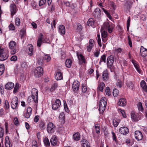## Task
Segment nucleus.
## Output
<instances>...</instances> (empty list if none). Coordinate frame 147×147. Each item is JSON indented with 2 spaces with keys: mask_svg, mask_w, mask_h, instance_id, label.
<instances>
[{
  "mask_svg": "<svg viewBox=\"0 0 147 147\" xmlns=\"http://www.w3.org/2000/svg\"><path fill=\"white\" fill-rule=\"evenodd\" d=\"M107 104V99L105 97H103L100 100L99 103V110L100 113H103L105 109Z\"/></svg>",
  "mask_w": 147,
  "mask_h": 147,
  "instance_id": "f257e3e1",
  "label": "nucleus"
},
{
  "mask_svg": "<svg viewBox=\"0 0 147 147\" xmlns=\"http://www.w3.org/2000/svg\"><path fill=\"white\" fill-rule=\"evenodd\" d=\"M114 61V57L112 55L109 56L107 59V65L108 68L110 69L112 72L114 69L113 63Z\"/></svg>",
  "mask_w": 147,
  "mask_h": 147,
  "instance_id": "f03ea898",
  "label": "nucleus"
},
{
  "mask_svg": "<svg viewBox=\"0 0 147 147\" xmlns=\"http://www.w3.org/2000/svg\"><path fill=\"white\" fill-rule=\"evenodd\" d=\"M9 49L11 50V53L14 55L18 52V49L17 47L16 42L13 41H11L9 44Z\"/></svg>",
  "mask_w": 147,
  "mask_h": 147,
  "instance_id": "7ed1b4c3",
  "label": "nucleus"
},
{
  "mask_svg": "<svg viewBox=\"0 0 147 147\" xmlns=\"http://www.w3.org/2000/svg\"><path fill=\"white\" fill-rule=\"evenodd\" d=\"M9 56V53L4 51V49L0 46V60L3 61L7 59Z\"/></svg>",
  "mask_w": 147,
  "mask_h": 147,
  "instance_id": "20e7f679",
  "label": "nucleus"
},
{
  "mask_svg": "<svg viewBox=\"0 0 147 147\" xmlns=\"http://www.w3.org/2000/svg\"><path fill=\"white\" fill-rule=\"evenodd\" d=\"M141 114L140 113H138L134 111H132L131 113V116L132 121L135 122L138 121L140 119V115Z\"/></svg>",
  "mask_w": 147,
  "mask_h": 147,
  "instance_id": "39448f33",
  "label": "nucleus"
},
{
  "mask_svg": "<svg viewBox=\"0 0 147 147\" xmlns=\"http://www.w3.org/2000/svg\"><path fill=\"white\" fill-rule=\"evenodd\" d=\"M38 90L35 88H34L32 89L31 92L32 95L31 96L33 100L36 103H37L38 102Z\"/></svg>",
  "mask_w": 147,
  "mask_h": 147,
  "instance_id": "423d86ee",
  "label": "nucleus"
},
{
  "mask_svg": "<svg viewBox=\"0 0 147 147\" xmlns=\"http://www.w3.org/2000/svg\"><path fill=\"white\" fill-rule=\"evenodd\" d=\"M36 127L40 131L45 130L46 128V123L45 121L41 119L38 123Z\"/></svg>",
  "mask_w": 147,
  "mask_h": 147,
  "instance_id": "0eeeda50",
  "label": "nucleus"
},
{
  "mask_svg": "<svg viewBox=\"0 0 147 147\" xmlns=\"http://www.w3.org/2000/svg\"><path fill=\"white\" fill-rule=\"evenodd\" d=\"M43 70L41 67H37L34 71V75L36 78L41 77L43 74Z\"/></svg>",
  "mask_w": 147,
  "mask_h": 147,
  "instance_id": "6e6552de",
  "label": "nucleus"
},
{
  "mask_svg": "<svg viewBox=\"0 0 147 147\" xmlns=\"http://www.w3.org/2000/svg\"><path fill=\"white\" fill-rule=\"evenodd\" d=\"M55 125L52 122L49 123L47 125V131L50 134H53L55 131Z\"/></svg>",
  "mask_w": 147,
  "mask_h": 147,
  "instance_id": "1a4fd4ad",
  "label": "nucleus"
},
{
  "mask_svg": "<svg viewBox=\"0 0 147 147\" xmlns=\"http://www.w3.org/2000/svg\"><path fill=\"white\" fill-rule=\"evenodd\" d=\"M18 98L16 96H14L11 101V108L13 109H17L18 107Z\"/></svg>",
  "mask_w": 147,
  "mask_h": 147,
  "instance_id": "9d476101",
  "label": "nucleus"
},
{
  "mask_svg": "<svg viewBox=\"0 0 147 147\" xmlns=\"http://www.w3.org/2000/svg\"><path fill=\"white\" fill-rule=\"evenodd\" d=\"M134 136L137 141L142 140L143 138V135L142 132L139 130H136L134 132Z\"/></svg>",
  "mask_w": 147,
  "mask_h": 147,
  "instance_id": "9b49d317",
  "label": "nucleus"
},
{
  "mask_svg": "<svg viewBox=\"0 0 147 147\" xmlns=\"http://www.w3.org/2000/svg\"><path fill=\"white\" fill-rule=\"evenodd\" d=\"M61 105V102L60 100L56 99L55 102L52 103V109L54 110H57L60 107Z\"/></svg>",
  "mask_w": 147,
  "mask_h": 147,
  "instance_id": "f8f14e48",
  "label": "nucleus"
},
{
  "mask_svg": "<svg viewBox=\"0 0 147 147\" xmlns=\"http://www.w3.org/2000/svg\"><path fill=\"white\" fill-rule=\"evenodd\" d=\"M16 6L15 3L11 4L10 5V10L12 18H13V16L16 13Z\"/></svg>",
  "mask_w": 147,
  "mask_h": 147,
  "instance_id": "ddd939ff",
  "label": "nucleus"
},
{
  "mask_svg": "<svg viewBox=\"0 0 147 147\" xmlns=\"http://www.w3.org/2000/svg\"><path fill=\"white\" fill-rule=\"evenodd\" d=\"M129 131L128 128L125 126L121 127L119 129V132L124 135L127 134Z\"/></svg>",
  "mask_w": 147,
  "mask_h": 147,
  "instance_id": "4468645a",
  "label": "nucleus"
},
{
  "mask_svg": "<svg viewBox=\"0 0 147 147\" xmlns=\"http://www.w3.org/2000/svg\"><path fill=\"white\" fill-rule=\"evenodd\" d=\"M80 83L78 81H74L73 83L72 88L73 91L76 92L79 89Z\"/></svg>",
  "mask_w": 147,
  "mask_h": 147,
  "instance_id": "2eb2a0df",
  "label": "nucleus"
},
{
  "mask_svg": "<svg viewBox=\"0 0 147 147\" xmlns=\"http://www.w3.org/2000/svg\"><path fill=\"white\" fill-rule=\"evenodd\" d=\"M127 101L125 98H121L119 99L117 105L119 106L124 107L127 105Z\"/></svg>",
  "mask_w": 147,
  "mask_h": 147,
  "instance_id": "dca6fc26",
  "label": "nucleus"
},
{
  "mask_svg": "<svg viewBox=\"0 0 147 147\" xmlns=\"http://www.w3.org/2000/svg\"><path fill=\"white\" fill-rule=\"evenodd\" d=\"M93 15L95 18H100L101 16L100 9L98 8H96L94 11Z\"/></svg>",
  "mask_w": 147,
  "mask_h": 147,
  "instance_id": "f3484780",
  "label": "nucleus"
},
{
  "mask_svg": "<svg viewBox=\"0 0 147 147\" xmlns=\"http://www.w3.org/2000/svg\"><path fill=\"white\" fill-rule=\"evenodd\" d=\"M76 54L78 58L79 62L81 63V64L83 63L85 64L86 62V59L83 55L81 54H79L78 52H77Z\"/></svg>",
  "mask_w": 147,
  "mask_h": 147,
  "instance_id": "a211bd4d",
  "label": "nucleus"
},
{
  "mask_svg": "<svg viewBox=\"0 0 147 147\" xmlns=\"http://www.w3.org/2000/svg\"><path fill=\"white\" fill-rule=\"evenodd\" d=\"M131 62L133 64L137 71L140 74L141 73V70L138 62L134 59H132Z\"/></svg>",
  "mask_w": 147,
  "mask_h": 147,
  "instance_id": "6ab92c4d",
  "label": "nucleus"
},
{
  "mask_svg": "<svg viewBox=\"0 0 147 147\" xmlns=\"http://www.w3.org/2000/svg\"><path fill=\"white\" fill-rule=\"evenodd\" d=\"M32 109L30 107L28 108L27 109L26 112L24 113V116L27 119L29 118L32 113Z\"/></svg>",
  "mask_w": 147,
  "mask_h": 147,
  "instance_id": "aec40b11",
  "label": "nucleus"
},
{
  "mask_svg": "<svg viewBox=\"0 0 147 147\" xmlns=\"http://www.w3.org/2000/svg\"><path fill=\"white\" fill-rule=\"evenodd\" d=\"M43 35L42 33H41L40 34L37 42V45L38 47H40L41 46L42 43L43 42Z\"/></svg>",
  "mask_w": 147,
  "mask_h": 147,
  "instance_id": "412c9836",
  "label": "nucleus"
},
{
  "mask_svg": "<svg viewBox=\"0 0 147 147\" xmlns=\"http://www.w3.org/2000/svg\"><path fill=\"white\" fill-rule=\"evenodd\" d=\"M81 143L82 147H91L90 143L85 139H82Z\"/></svg>",
  "mask_w": 147,
  "mask_h": 147,
  "instance_id": "4be33fe9",
  "label": "nucleus"
},
{
  "mask_svg": "<svg viewBox=\"0 0 147 147\" xmlns=\"http://www.w3.org/2000/svg\"><path fill=\"white\" fill-rule=\"evenodd\" d=\"M140 54L143 57H145L147 55V49L144 48L143 46L140 48Z\"/></svg>",
  "mask_w": 147,
  "mask_h": 147,
  "instance_id": "5701e85b",
  "label": "nucleus"
},
{
  "mask_svg": "<svg viewBox=\"0 0 147 147\" xmlns=\"http://www.w3.org/2000/svg\"><path fill=\"white\" fill-rule=\"evenodd\" d=\"M51 144L52 146H55L57 145L58 142L57 138L55 136H53L50 140Z\"/></svg>",
  "mask_w": 147,
  "mask_h": 147,
  "instance_id": "b1692460",
  "label": "nucleus"
},
{
  "mask_svg": "<svg viewBox=\"0 0 147 147\" xmlns=\"http://www.w3.org/2000/svg\"><path fill=\"white\" fill-rule=\"evenodd\" d=\"M101 32L102 40L104 42H105L107 41L106 38L107 36V32L105 31H103L102 32V30L101 31Z\"/></svg>",
  "mask_w": 147,
  "mask_h": 147,
  "instance_id": "393cba45",
  "label": "nucleus"
},
{
  "mask_svg": "<svg viewBox=\"0 0 147 147\" xmlns=\"http://www.w3.org/2000/svg\"><path fill=\"white\" fill-rule=\"evenodd\" d=\"M72 137L74 141H78L80 139V134L78 132H75L73 134Z\"/></svg>",
  "mask_w": 147,
  "mask_h": 147,
  "instance_id": "a878e982",
  "label": "nucleus"
},
{
  "mask_svg": "<svg viewBox=\"0 0 147 147\" xmlns=\"http://www.w3.org/2000/svg\"><path fill=\"white\" fill-rule=\"evenodd\" d=\"M105 86L104 83L102 82L99 83L97 88V90L102 92L103 91L104 88Z\"/></svg>",
  "mask_w": 147,
  "mask_h": 147,
  "instance_id": "bb28decb",
  "label": "nucleus"
},
{
  "mask_svg": "<svg viewBox=\"0 0 147 147\" xmlns=\"http://www.w3.org/2000/svg\"><path fill=\"white\" fill-rule=\"evenodd\" d=\"M58 31L61 34H65V27L62 25H59V27Z\"/></svg>",
  "mask_w": 147,
  "mask_h": 147,
  "instance_id": "cd10ccee",
  "label": "nucleus"
},
{
  "mask_svg": "<svg viewBox=\"0 0 147 147\" xmlns=\"http://www.w3.org/2000/svg\"><path fill=\"white\" fill-rule=\"evenodd\" d=\"M132 4L133 3L131 1H127L125 3L124 7L127 9H129L131 7Z\"/></svg>",
  "mask_w": 147,
  "mask_h": 147,
  "instance_id": "c85d7f7f",
  "label": "nucleus"
},
{
  "mask_svg": "<svg viewBox=\"0 0 147 147\" xmlns=\"http://www.w3.org/2000/svg\"><path fill=\"white\" fill-rule=\"evenodd\" d=\"M95 21L94 19L92 18L89 19L87 22V24L89 26H91L93 27L95 26Z\"/></svg>",
  "mask_w": 147,
  "mask_h": 147,
  "instance_id": "c756f323",
  "label": "nucleus"
},
{
  "mask_svg": "<svg viewBox=\"0 0 147 147\" xmlns=\"http://www.w3.org/2000/svg\"><path fill=\"white\" fill-rule=\"evenodd\" d=\"M55 78L57 80H61L63 78V74L60 71H58L55 75Z\"/></svg>",
  "mask_w": 147,
  "mask_h": 147,
  "instance_id": "7c9ffc66",
  "label": "nucleus"
},
{
  "mask_svg": "<svg viewBox=\"0 0 147 147\" xmlns=\"http://www.w3.org/2000/svg\"><path fill=\"white\" fill-rule=\"evenodd\" d=\"M14 86V84L13 83L9 82L6 84L5 88L6 89L11 90L12 89Z\"/></svg>",
  "mask_w": 147,
  "mask_h": 147,
  "instance_id": "2f4dec72",
  "label": "nucleus"
},
{
  "mask_svg": "<svg viewBox=\"0 0 147 147\" xmlns=\"http://www.w3.org/2000/svg\"><path fill=\"white\" fill-rule=\"evenodd\" d=\"M72 61L70 59H67L65 61V64L66 66L68 68H70L72 65Z\"/></svg>",
  "mask_w": 147,
  "mask_h": 147,
  "instance_id": "473e14b6",
  "label": "nucleus"
},
{
  "mask_svg": "<svg viewBox=\"0 0 147 147\" xmlns=\"http://www.w3.org/2000/svg\"><path fill=\"white\" fill-rule=\"evenodd\" d=\"M59 118L60 121L61 122L65 123V115L63 112H61L60 113Z\"/></svg>",
  "mask_w": 147,
  "mask_h": 147,
  "instance_id": "72a5a7b5",
  "label": "nucleus"
},
{
  "mask_svg": "<svg viewBox=\"0 0 147 147\" xmlns=\"http://www.w3.org/2000/svg\"><path fill=\"white\" fill-rule=\"evenodd\" d=\"M5 147H11L12 144L10 143L8 136H7L5 138Z\"/></svg>",
  "mask_w": 147,
  "mask_h": 147,
  "instance_id": "f704fd0d",
  "label": "nucleus"
},
{
  "mask_svg": "<svg viewBox=\"0 0 147 147\" xmlns=\"http://www.w3.org/2000/svg\"><path fill=\"white\" fill-rule=\"evenodd\" d=\"M102 79L104 80H107L109 78V74L107 71H104L102 75Z\"/></svg>",
  "mask_w": 147,
  "mask_h": 147,
  "instance_id": "c9c22d12",
  "label": "nucleus"
},
{
  "mask_svg": "<svg viewBox=\"0 0 147 147\" xmlns=\"http://www.w3.org/2000/svg\"><path fill=\"white\" fill-rule=\"evenodd\" d=\"M28 47V54L30 56H32L33 53V47L31 45H29Z\"/></svg>",
  "mask_w": 147,
  "mask_h": 147,
  "instance_id": "e433bc0d",
  "label": "nucleus"
},
{
  "mask_svg": "<svg viewBox=\"0 0 147 147\" xmlns=\"http://www.w3.org/2000/svg\"><path fill=\"white\" fill-rule=\"evenodd\" d=\"M43 142L45 146L47 147L50 146V143L49 140L48 138L45 137L43 140Z\"/></svg>",
  "mask_w": 147,
  "mask_h": 147,
  "instance_id": "4c0bfd02",
  "label": "nucleus"
},
{
  "mask_svg": "<svg viewBox=\"0 0 147 147\" xmlns=\"http://www.w3.org/2000/svg\"><path fill=\"white\" fill-rule=\"evenodd\" d=\"M101 9L106 15L107 17L110 20H111L112 19V16H111L110 13L107 10L103 7H102Z\"/></svg>",
  "mask_w": 147,
  "mask_h": 147,
  "instance_id": "58836bf2",
  "label": "nucleus"
},
{
  "mask_svg": "<svg viewBox=\"0 0 147 147\" xmlns=\"http://www.w3.org/2000/svg\"><path fill=\"white\" fill-rule=\"evenodd\" d=\"M137 106L138 111L142 112H143L144 109L141 102H138L137 105Z\"/></svg>",
  "mask_w": 147,
  "mask_h": 147,
  "instance_id": "ea45409f",
  "label": "nucleus"
},
{
  "mask_svg": "<svg viewBox=\"0 0 147 147\" xmlns=\"http://www.w3.org/2000/svg\"><path fill=\"white\" fill-rule=\"evenodd\" d=\"M106 55L104 54L101 56L100 59L99 61L100 65L101 64V63L103 62L104 63H106Z\"/></svg>",
  "mask_w": 147,
  "mask_h": 147,
  "instance_id": "a19ab883",
  "label": "nucleus"
},
{
  "mask_svg": "<svg viewBox=\"0 0 147 147\" xmlns=\"http://www.w3.org/2000/svg\"><path fill=\"white\" fill-rule=\"evenodd\" d=\"M118 112L120 114H121L123 117L125 118L127 117V116L125 114V111L123 110H122L121 109L118 108Z\"/></svg>",
  "mask_w": 147,
  "mask_h": 147,
  "instance_id": "79ce46f5",
  "label": "nucleus"
},
{
  "mask_svg": "<svg viewBox=\"0 0 147 147\" xmlns=\"http://www.w3.org/2000/svg\"><path fill=\"white\" fill-rule=\"evenodd\" d=\"M43 60L46 61V62H48L51 59V57L50 55H48L46 54L44 55L43 57Z\"/></svg>",
  "mask_w": 147,
  "mask_h": 147,
  "instance_id": "37998d69",
  "label": "nucleus"
},
{
  "mask_svg": "<svg viewBox=\"0 0 147 147\" xmlns=\"http://www.w3.org/2000/svg\"><path fill=\"white\" fill-rule=\"evenodd\" d=\"M111 134H112V138L113 141H114L116 144L118 143V140L117 139V138L115 134L113 131L111 132Z\"/></svg>",
  "mask_w": 147,
  "mask_h": 147,
  "instance_id": "c03bdc74",
  "label": "nucleus"
},
{
  "mask_svg": "<svg viewBox=\"0 0 147 147\" xmlns=\"http://www.w3.org/2000/svg\"><path fill=\"white\" fill-rule=\"evenodd\" d=\"M58 84L56 82L54 83L52 85L50 90L52 91H54L58 87Z\"/></svg>",
  "mask_w": 147,
  "mask_h": 147,
  "instance_id": "a18cd8bd",
  "label": "nucleus"
},
{
  "mask_svg": "<svg viewBox=\"0 0 147 147\" xmlns=\"http://www.w3.org/2000/svg\"><path fill=\"white\" fill-rule=\"evenodd\" d=\"M19 87L20 86L18 82L16 83L15 85L13 92L14 94H15L18 92L19 89Z\"/></svg>",
  "mask_w": 147,
  "mask_h": 147,
  "instance_id": "49530a36",
  "label": "nucleus"
},
{
  "mask_svg": "<svg viewBox=\"0 0 147 147\" xmlns=\"http://www.w3.org/2000/svg\"><path fill=\"white\" fill-rule=\"evenodd\" d=\"M94 128L96 130V132L97 134L100 133V127L98 124L95 125Z\"/></svg>",
  "mask_w": 147,
  "mask_h": 147,
  "instance_id": "de8ad7c7",
  "label": "nucleus"
},
{
  "mask_svg": "<svg viewBox=\"0 0 147 147\" xmlns=\"http://www.w3.org/2000/svg\"><path fill=\"white\" fill-rule=\"evenodd\" d=\"M87 90V86L85 84L82 85V91L83 93H86Z\"/></svg>",
  "mask_w": 147,
  "mask_h": 147,
  "instance_id": "09e8293b",
  "label": "nucleus"
},
{
  "mask_svg": "<svg viewBox=\"0 0 147 147\" xmlns=\"http://www.w3.org/2000/svg\"><path fill=\"white\" fill-rule=\"evenodd\" d=\"M5 70L4 66L3 64L0 65V76L3 74Z\"/></svg>",
  "mask_w": 147,
  "mask_h": 147,
  "instance_id": "8fccbe9b",
  "label": "nucleus"
},
{
  "mask_svg": "<svg viewBox=\"0 0 147 147\" xmlns=\"http://www.w3.org/2000/svg\"><path fill=\"white\" fill-rule=\"evenodd\" d=\"M4 134V130L3 128L0 127V138H3Z\"/></svg>",
  "mask_w": 147,
  "mask_h": 147,
  "instance_id": "3c124183",
  "label": "nucleus"
},
{
  "mask_svg": "<svg viewBox=\"0 0 147 147\" xmlns=\"http://www.w3.org/2000/svg\"><path fill=\"white\" fill-rule=\"evenodd\" d=\"M113 94L114 97H116L119 94V91L116 89L113 90Z\"/></svg>",
  "mask_w": 147,
  "mask_h": 147,
  "instance_id": "603ef678",
  "label": "nucleus"
},
{
  "mask_svg": "<svg viewBox=\"0 0 147 147\" xmlns=\"http://www.w3.org/2000/svg\"><path fill=\"white\" fill-rule=\"evenodd\" d=\"M111 25H110L109 23L108 22H105L103 24V28H104L105 29H107L108 28H109Z\"/></svg>",
  "mask_w": 147,
  "mask_h": 147,
  "instance_id": "864d4df0",
  "label": "nucleus"
},
{
  "mask_svg": "<svg viewBox=\"0 0 147 147\" xmlns=\"http://www.w3.org/2000/svg\"><path fill=\"white\" fill-rule=\"evenodd\" d=\"M105 92L107 95L108 96L111 95V92L110 91V88L109 87H107L105 89Z\"/></svg>",
  "mask_w": 147,
  "mask_h": 147,
  "instance_id": "5fc2aeb1",
  "label": "nucleus"
},
{
  "mask_svg": "<svg viewBox=\"0 0 147 147\" xmlns=\"http://www.w3.org/2000/svg\"><path fill=\"white\" fill-rule=\"evenodd\" d=\"M127 86L129 88L133 89V84L132 82H128L127 84Z\"/></svg>",
  "mask_w": 147,
  "mask_h": 147,
  "instance_id": "6e6d98bb",
  "label": "nucleus"
},
{
  "mask_svg": "<svg viewBox=\"0 0 147 147\" xmlns=\"http://www.w3.org/2000/svg\"><path fill=\"white\" fill-rule=\"evenodd\" d=\"M4 108L6 109H8L9 107V102L7 100H6L5 101Z\"/></svg>",
  "mask_w": 147,
  "mask_h": 147,
  "instance_id": "4d7b16f0",
  "label": "nucleus"
},
{
  "mask_svg": "<svg viewBox=\"0 0 147 147\" xmlns=\"http://www.w3.org/2000/svg\"><path fill=\"white\" fill-rule=\"evenodd\" d=\"M9 28L10 30H15V27L14 24L11 23L9 26Z\"/></svg>",
  "mask_w": 147,
  "mask_h": 147,
  "instance_id": "13d9d810",
  "label": "nucleus"
},
{
  "mask_svg": "<svg viewBox=\"0 0 147 147\" xmlns=\"http://www.w3.org/2000/svg\"><path fill=\"white\" fill-rule=\"evenodd\" d=\"M20 18H16L15 19V24L17 26H20Z\"/></svg>",
  "mask_w": 147,
  "mask_h": 147,
  "instance_id": "bf43d9fd",
  "label": "nucleus"
},
{
  "mask_svg": "<svg viewBox=\"0 0 147 147\" xmlns=\"http://www.w3.org/2000/svg\"><path fill=\"white\" fill-rule=\"evenodd\" d=\"M46 0H40L39 2V5L40 6H42L46 3Z\"/></svg>",
  "mask_w": 147,
  "mask_h": 147,
  "instance_id": "052dcab7",
  "label": "nucleus"
},
{
  "mask_svg": "<svg viewBox=\"0 0 147 147\" xmlns=\"http://www.w3.org/2000/svg\"><path fill=\"white\" fill-rule=\"evenodd\" d=\"M114 28V26L113 24H111V26H110V27L107 28V29L108 30V32L109 33H112L113 31V29Z\"/></svg>",
  "mask_w": 147,
  "mask_h": 147,
  "instance_id": "680f3d73",
  "label": "nucleus"
},
{
  "mask_svg": "<svg viewBox=\"0 0 147 147\" xmlns=\"http://www.w3.org/2000/svg\"><path fill=\"white\" fill-rule=\"evenodd\" d=\"M130 17H129L128 18V19L127 21V31H128L129 30V27L130 26Z\"/></svg>",
  "mask_w": 147,
  "mask_h": 147,
  "instance_id": "e2e57ef3",
  "label": "nucleus"
},
{
  "mask_svg": "<svg viewBox=\"0 0 147 147\" xmlns=\"http://www.w3.org/2000/svg\"><path fill=\"white\" fill-rule=\"evenodd\" d=\"M119 122H118L116 120L113 119V125L114 127H117L118 125Z\"/></svg>",
  "mask_w": 147,
  "mask_h": 147,
  "instance_id": "0e129e2a",
  "label": "nucleus"
},
{
  "mask_svg": "<svg viewBox=\"0 0 147 147\" xmlns=\"http://www.w3.org/2000/svg\"><path fill=\"white\" fill-rule=\"evenodd\" d=\"M40 118V116L39 115H36L35 116L34 121V122L36 123L38 121Z\"/></svg>",
  "mask_w": 147,
  "mask_h": 147,
  "instance_id": "69168bd1",
  "label": "nucleus"
},
{
  "mask_svg": "<svg viewBox=\"0 0 147 147\" xmlns=\"http://www.w3.org/2000/svg\"><path fill=\"white\" fill-rule=\"evenodd\" d=\"M13 123L15 125H17L19 124V121L17 117H16L14 118Z\"/></svg>",
  "mask_w": 147,
  "mask_h": 147,
  "instance_id": "338daca9",
  "label": "nucleus"
},
{
  "mask_svg": "<svg viewBox=\"0 0 147 147\" xmlns=\"http://www.w3.org/2000/svg\"><path fill=\"white\" fill-rule=\"evenodd\" d=\"M110 5L111 6V7L113 8V9L115 10V9L116 6L114 3L113 2V1H110Z\"/></svg>",
  "mask_w": 147,
  "mask_h": 147,
  "instance_id": "774afa93",
  "label": "nucleus"
}]
</instances>
